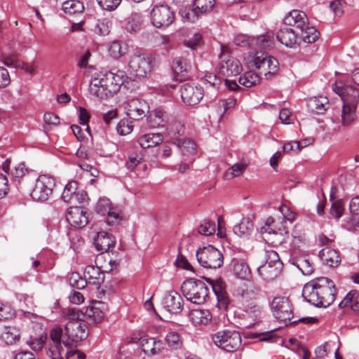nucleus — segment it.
Returning <instances> with one entry per match:
<instances>
[{"label": "nucleus", "mask_w": 359, "mask_h": 359, "mask_svg": "<svg viewBox=\"0 0 359 359\" xmlns=\"http://www.w3.org/2000/svg\"><path fill=\"white\" fill-rule=\"evenodd\" d=\"M67 316L69 321L65 327V337L66 339L61 341L63 334L62 329L60 326H55L50 332V343L48 348V355L52 359H63L62 351L63 344L67 347H71L74 343L85 340L88 337V329L86 324L81 318L80 309L76 308L69 309Z\"/></svg>", "instance_id": "f257e3e1"}, {"label": "nucleus", "mask_w": 359, "mask_h": 359, "mask_svg": "<svg viewBox=\"0 0 359 359\" xmlns=\"http://www.w3.org/2000/svg\"><path fill=\"white\" fill-rule=\"evenodd\" d=\"M336 287L334 282L327 277H318L303 287L302 296L316 307H327L335 299Z\"/></svg>", "instance_id": "f03ea898"}, {"label": "nucleus", "mask_w": 359, "mask_h": 359, "mask_svg": "<svg viewBox=\"0 0 359 359\" xmlns=\"http://www.w3.org/2000/svg\"><path fill=\"white\" fill-rule=\"evenodd\" d=\"M127 79L124 71L118 70L116 73L107 72L100 77L91 80L90 93L100 99L112 96L119 90Z\"/></svg>", "instance_id": "7ed1b4c3"}, {"label": "nucleus", "mask_w": 359, "mask_h": 359, "mask_svg": "<svg viewBox=\"0 0 359 359\" xmlns=\"http://www.w3.org/2000/svg\"><path fill=\"white\" fill-rule=\"evenodd\" d=\"M181 290L185 298L196 304H203L208 297L209 289L204 282L198 279L185 280Z\"/></svg>", "instance_id": "20e7f679"}, {"label": "nucleus", "mask_w": 359, "mask_h": 359, "mask_svg": "<svg viewBox=\"0 0 359 359\" xmlns=\"http://www.w3.org/2000/svg\"><path fill=\"white\" fill-rule=\"evenodd\" d=\"M155 66V56L147 53H135L128 62L130 74L138 78H145L151 74Z\"/></svg>", "instance_id": "39448f33"}, {"label": "nucleus", "mask_w": 359, "mask_h": 359, "mask_svg": "<svg viewBox=\"0 0 359 359\" xmlns=\"http://www.w3.org/2000/svg\"><path fill=\"white\" fill-rule=\"evenodd\" d=\"M212 339L218 348L229 353L238 351L242 345L241 334L235 330H219L212 335Z\"/></svg>", "instance_id": "423d86ee"}, {"label": "nucleus", "mask_w": 359, "mask_h": 359, "mask_svg": "<svg viewBox=\"0 0 359 359\" xmlns=\"http://www.w3.org/2000/svg\"><path fill=\"white\" fill-rule=\"evenodd\" d=\"M196 256L200 265L207 269L219 268L224 262L222 252L211 245L199 248Z\"/></svg>", "instance_id": "0eeeda50"}, {"label": "nucleus", "mask_w": 359, "mask_h": 359, "mask_svg": "<svg viewBox=\"0 0 359 359\" xmlns=\"http://www.w3.org/2000/svg\"><path fill=\"white\" fill-rule=\"evenodd\" d=\"M271 309L273 316L286 325L294 318L292 303L285 297H276L271 303Z\"/></svg>", "instance_id": "6e6552de"}, {"label": "nucleus", "mask_w": 359, "mask_h": 359, "mask_svg": "<svg viewBox=\"0 0 359 359\" xmlns=\"http://www.w3.org/2000/svg\"><path fill=\"white\" fill-rule=\"evenodd\" d=\"M231 49L225 45H221L219 73L224 76H233L240 74L242 66L240 62L230 54Z\"/></svg>", "instance_id": "1a4fd4ad"}, {"label": "nucleus", "mask_w": 359, "mask_h": 359, "mask_svg": "<svg viewBox=\"0 0 359 359\" xmlns=\"http://www.w3.org/2000/svg\"><path fill=\"white\" fill-rule=\"evenodd\" d=\"M55 185V179L53 177L46 175H40L36 180L30 196L34 201H46L52 194Z\"/></svg>", "instance_id": "9d476101"}, {"label": "nucleus", "mask_w": 359, "mask_h": 359, "mask_svg": "<svg viewBox=\"0 0 359 359\" xmlns=\"http://www.w3.org/2000/svg\"><path fill=\"white\" fill-rule=\"evenodd\" d=\"M175 20V13L165 4L155 6L151 11V21L157 28L168 27Z\"/></svg>", "instance_id": "9b49d317"}, {"label": "nucleus", "mask_w": 359, "mask_h": 359, "mask_svg": "<svg viewBox=\"0 0 359 359\" xmlns=\"http://www.w3.org/2000/svg\"><path fill=\"white\" fill-rule=\"evenodd\" d=\"M180 95L183 102L189 106L199 103L204 95L203 89L201 86L194 83H186L180 87Z\"/></svg>", "instance_id": "f8f14e48"}, {"label": "nucleus", "mask_w": 359, "mask_h": 359, "mask_svg": "<svg viewBox=\"0 0 359 359\" xmlns=\"http://www.w3.org/2000/svg\"><path fill=\"white\" fill-rule=\"evenodd\" d=\"M62 198L66 203L83 204L87 201L88 194L84 190H79L77 182L72 180L65 185Z\"/></svg>", "instance_id": "ddd939ff"}, {"label": "nucleus", "mask_w": 359, "mask_h": 359, "mask_svg": "<svg viewBox=\"0 0 359 359\" xmlns=\"http://www.w3.org/2000/svg\"><path fill=\"white\" fill-rule=\"evenodd\" d=\"M342 102L341 121L343 126H347L357 118L356 108L359 104V97L346 98V101Z\"/></svg>", "instance_id": "4468645a"}, {"label": "nucleus", "mask_w": 359, "mask_h": 359, "mask_svg": "<svg viewBox=\"0 0 359 359\" xmlns=\"http://www.w3.org/2000/svg\"><path fill=\"white\" fill-rule=\"evenodd\" d=\"M291 264L297 266L304 275H310L313 272V263L307 255L294 250L289 259Z\"/></svg>", "instance_id": "2eb2a0df"}, {"label": "nucleus", "mask_w": 359, "mask_h": 359, "mask_svg": "<svg viewBox=\"0 0 359 359\" xmlns=\"http://www.w3.org/2000/svg\"><path fill=\"white\" fill-rule=\"evenodd\" d=\"M66 219L69 224L76 228H83L88 223L87 212L79 206L71 207L67 210Z\"/></svg>", "instance_id": "dca6fc26"}, {"label": "nucleus", "mask_w": 359, "mask_h": 359, "mask_svg": "<svg viewBox=\"0 0 359 359\" xmlns=\"http://www.w3.org/2000/svg\"><path fill=\"white\" fill-rule=\"evenodd\" d=\"M276 39L287 48H295L299 45L298 34L291 28H281L276 33Z\"/></svg>", "instance_id": "f3484780"}, {"label": "nucleus", "mask_w": 359, "mask_h": 359, "mask_svg": "<svg viewBox=\"0 0 359 359\" xmlns=\"http://www.w3.org/2000/svg\"><path fill=\"white\" fill-rule=\"evenodd\" d=\"M93 243L96 250L100 253L109 252L111 249L114 248L116 245L115 237L107 232H98L94 238Z\"/></svg>", "instance_id": "a211bd4d"}, {"label": "nucleus", "mask_w": 359, "mask_h": 359, "mask_svg": "<svg viewBox=\"0 0 359 359\" xmlns=\"http://www.w3.org/2000/svg\"><path fill=\"white\" fill-rule=\"evenodd\" d=\"M283 22L286 25L295 27L296 32H298L300 29L306 26L309 19L304 11L292 10L285 16Z\"/></svg>", "instance_id": "6ab92c4d"}, {"label": "nucleus", "mask_w": 359, "mask_h": 359, "mask_svg": "<svg viewBox=\"0 0 359 359\" xmlns=\"http://www.w3.org/2000/svg\"><path fill=\"white\" fill-rule=\"evenodd\" d=\"M163 307L170 313H179L183 309V299L180 294L175 291L167 294L162 302Z\"/></svg>", "instance_id": "aec40b11"}, {"label": "nucleus", "mask_w": 359, "mask_h": 359, "mask_svg": "<svg viewBox=\"0 0 359 359\" xmlns=\"http://www.w3.org/2000/svg\"><path fill=\"white\" fill-rule=\"evenodd\" d=\"M172 70L176 80L182 81L189 78L191 64L184 57L175 58L172 62Z\"/></svg>", "instance_id": "412c9836"}, {"label": "nucleus", "mask_w": 359, "mask_h": 359, "mask_svg": "<svg viewBox=\"0 0 359 359\" xmlns=\"http://www.w3.org/2000/svg\"><path fill=\"white\" fill-rule=\"evenodd\" d=\"M80 313L83 321H86L89 324H98L104 317L103 311L95 305L80 309Z\"/></svg>", "instance_id": "4be33fe9"}, {"label": "nucleus", "mask_w": 359, "mask_h": 359, "mask_svg": "<svg viewBox=\"0 0 359 359\" xmlns=\"http://www.w3.org/2000/svg\"><path fill=\"white\" fill-rule=\"evenodd\" d=\"M147 103L140 99H132L128 103L127 115L133 119L138 120L145 116Z\"/></svg>", "instance_id": "5701e85b"}, {"label": "nucleus", "mask_w": 359, "mask_h": 359, "mask_svg": "<svg viewBox=\"0 0 359 359\" xmlns=\"http://www.w3.org/2000/svg\"><path fill=\"white\" fill-rule=\"evenodd\" d=\"M84 276L87 283L95 285L97 287H99L104 280V274L101 269L93 265L86 266Z\"/></svg>", "instance_id": "b1692460"}, {"label": "nucleus", "mask_w": 359, "mask_h": 359, "mask_svg": "<svg viewBox=\"0 0 359 359\" xmlns=\"http://www.w3.org/2000/svg\"><path fill=\"white\" fill-rule=\"evenodd\" d=\"M168 121V114L161 109H155L147 117V123L151 128H163L166 126Z\"/></svg>", "instance_id": "393cba45"}, {"label": "nucleus", "mask_w": 359, "mask_h": 359, "mask_svg": "<svg viewBox=\"0 0 359 359\" xmlns=\"http://www.w3.org/2000/svg\"><path fill=\"white\" fill-rule=\"evenodd\" d=\"M309 110L314 114H323L328 108L329 100L324 96L311 97L307 100Z\"/></svg>", "instance_id": "a878e982"}, {"label": "nucleus", "mask_w": 359, "mask_h": 359, "mask_svg": "<svg viewBox=\"0 0 359 359\" xmlns=\"http://www.w3.org/2000/svg\"><path fill=\"white\" fill-rule=\"evenodd\" d=\"M163 348V343L154 338H143L141 341V349L147 355L159 354Z\"/></svg>", "instance_id": "bb28decb"}, {"label": "nucleus", "mask_w": 359, "mask_h": 359, "mask_svg": "<svg viewBox=\"0 0 359 359\" xmlns=\"http://www.w3.org/2000/svg\"><path fill=\"white\" fill-rule=\"evenodd\" d=\"M332 89L340 96L342 102L346 101V98L359 97V88L354 86H343L334 83L332 84Z\"/></svg>", "instance_id": "cd10ccee"}, {"label": "nucleus", "mask_w": 359, "mask_h": 359, "mask_svg": "<svg viewBox=\"0 0 359 359\" xmlns=\"http://www.w3.org/2000/svg\"><path fill=\"white\" fill-rule=\"evenodd\" d=\"M318 255L323 264L331 267L337 266L341 262L339 252L330 248L322 249Z\"/></svg>", "instance_id": "c85d7f7f"}, {"label": "nucleus", "mask_w": 359, "mask_h": 359, "mask_svg": "<svg viewBox=\"0 0 359 359\" xmlns=\"http://www.w3.org/2000/svg\"><path fill=\"white\" fill-rule=\"evenodd\" d=\"M260 292V288L252 283L245 285L244 286L239 287L237 289V294L241 298V300L245 302H248L251 300L257 298Z\"/></svg>", "instance_id": "c756f323"}, {"label": "nucleus", "mask_w": 359, "mask_h": 359, "mask_svg": "<svg viewBox=\"0 0 359 359\" xmlns=\"http://www.w3.org/2000/svg\"><path fill=\"white\" fill-rule=\"evenodd\" d=\"M163 140V137L161 133H151L140 136L137 142L142 148L147 149L160 144Z\"/></svg>", "instance_id": "7c9ffc66"}, {"label": "nucleus", "mask_w": 359, "mask_h": 359, "mask_svg": "<svg viewBox=\"0 0 359 359\" xmlns=\"http://www.w3.org/2000/svg\"><path fill=\"white\" fill-rule=\"evenodd\" d=\"M189 317L195 325H207L212 319V315L207 309H193L189 312Z\"/></svg>", "instance_id": "2f4dec72"}, {"label": "nucleus", "mask_w": 359, "mask_h": 359, "mask_svg": "<svg viewBox=\"0 0 359 359\" xmlns=\"http://www.w3.org/2000/svg\"><path fill=\"white\" fill-rule=\"evenodd\" d=\"M274 35L272 32H266L257 37H252L254 48H259L264 50H270L274 47Z\"/></svg>", "instance_id": "473e14b6"}, {"label": "nucleus", "mask_w": 359, "mask_h": 359, "mask_svg": "<svg viewBox=\"0 0 359 359\" xmlns=\"http://www.w3.org/2000/svg\"><path fill=\"white\" fill-rule=\"evenodd\" d=\"M297 33L299 41H303L307 43L315 42L320 36V32L314 27L310 26L309 22L306 26L300 29Z\"/></svg>", "instance_id": "72a5a7b5"}, {"label": "nucleus", "mask_w": 359, "mask_h": 359, "mask_svg": "<svg viewBox=\"0 0 359 359\" xmlns=\"http://www.w3.org/2000/svg\"><path fill=\"white\" fill-rule=\"evenodd\" d=\"M281 270L279 268L265 263L257 268V273L264 280L270 282L273 280L280 274Z\"/></svg>", "instance_id": "f704fd0d"}, {"label": "nucleus", "mask_w": 359, "mask_h": 359, "mask_svg": "<svg viewBox=\"0 0 359 359\" xmlns=\"http://www.w3.org/2000/svg\"><path fill=\"white\" fill-rule=\"evenodd\" d=\"M173 144L179 149L183 156H189L196 152V144L188 138H176Z\"/></svg>", "instance_id": "c9c22d12"}, {"label": "nucleus", "mask_w": 359, "mask_h": 359, "mask_svg": "<svg viewBox=\"0 0 359 359\" xmlns=\"http://www.w3.org/2000/svg\"><path fill=\"white\" fill-rule=\"evenodd\" d=\"M127 51L128 45L122 41L114 40L108 46V53L114 59L123 57L126 54Z\"/></svg>", "instance_id": "e433bc0d"}, {"label": "nucleus", "mask_w": 359, "mask_h": 359, "mask_svg": "<svg viewBox=\"0 0 359 359\" xmlns=\"http://www.w3.org/2000/svg\"><path fill=\"white\" fill-rule=\"evenodd\" d=\"M233 273L241 279L248 280L251 277V271L244 260H233Z\"/></svg>", "instance_id": "4c0bfd02"}, {"label": "nucleus", "mask_w": 359, "mask_h": 359, "mask_svg": "<svg viewBox=\"0 0 359 359\" xmlns=\"http://www.w3.org/2000/svg\"><path fill=\"white\" fill-rule=\"evenodd\" d=\"M254 229L252 221L249 217H244L241 220V222L234 226L233 232L238 236H248L250 235Z\"/></svg>", "instance_id": "58836bf2"}, {"label": "nucleus", "mask_w": 359, "mask_h": 359, "mask_svg": "<svg viewBox=\"0 0 359 359\" xmlns=\"http://www.w3.org/2000/svg\"><path fill=\"white\" fill-rule=\"evenodd\" d=\"M168 135L175 140L177 137L183 135L185 132L184 126L179 121L171 119L168 121L166 127Z\"/></svg>", "instance_id": "ea45409f"}, {"label": "nucleus", "mask_w": 359, "mask_h": 359, "mask_svg": "<svg viewBox=\"0 0 359 359\" xmlns=\"http://www.w3.org/2000/svg\"><path fill=\"white\" fill-rule=\"evenodd\" d=\"M278 66V60L273 56L269 55V58L266 60V64L262 65L259 71L261 74H263L268 78V76H272L277 73L279 68Z\"/></svg>", "instance_id": "a19ab883"}, {"label": "nucleus", "mask_w": 359, "mask_h": 359, "mask_svg": "<svg viewBox=\"0 0 359 359\" xmlns=\"http://www.w3.org/2000/svg\"><path fill=\"white\" fill-rule=\"evenodd\" d=\"M20 330L15 327H6L5 330L1 334V340L8 345L15 344L20 339Z\"/></svg>", "instance_id": "79ce46f5"}, {"label": "nucleus", "mask_w": 359, "mask_h": 359, "mask_svg": "<svg viewBox=\"0 0 359 359\" xmlns=\"http://www.w3.org/2000/svg\"><path fill=\"white\" fill-rule=\"evenodd\" d=\"M62 10L69 15L81 13L84 10L83 4L79 0H68L62 4Z\"/></svg>", "instance_id": "37998d69"}, {"label": "nucleus", "mask_w": 359, "mask_h": 359, "mask_svg": "<svg viewBox=\"0 0 359 359\" xmlns=\"http://www.w3.org/2000/svg\"><path fill=\"white\" fill-rule=\"evenodd\" d=\"M260 81L259 76L254 72L248 71L240 76L238 82L241 85L250 88L256 86Z\"/></svg>", "instance_id": "c03bdc74"}, {"label": "nucleus", "mask_w": 359, "mask_h": 359, "mask_svg": "<svg viewBox=\"0 0 359 359\" xmlns=\"http://www.w3.org/2000/svg\"><path fill=\"white\" fill-rule=\"evenodd\" d=\"M180 15L184 21L194 22L198 20L199 15L201 14L195 6L193 8L185 6L180 9Z\"/></svg>", "instance_id": "a18cd8bd"}, {"label": "nucleus", "mask_w": 359, "mask_h": 359, "mask_svg": "<svg viewBox=\"0 0 359 359\" xmlns=\"http://www.w3.org/2000/svg\"><path fill=\"white\" fill-rule=\"evenodd\" d=\"M330 200L333 202L330 209V213L333 217L338 219L342 216L344 210L343 201L334 200L332 194L330 195Z\"/></svg>", "instance_id": "49530a36"}, {"label": "nucleus", "mask_w": 359, "mask_h": 359, "mask_svg": "<svg viewBox=\"0 0 359 359\" xmlns=\"http://www.w3.org/2000/svg\"><path fill=\"white\" fill-rule=\"evenodd\" d=\"M203 43V37L198 32H195L189 35L184 40V44L187 48L192 50L197 48L201 46Z\"/></svg>", "instance_id": "de8ad7c7"}, {"label": "nucleus", "mask_w": 359, "mask_h": 359, "mask_svg": "<svg viewBox=\"0 0 359 359\" xmlns=\"http://www.w3.org/2000/svg\"><path fill=\"white\" fill-rule=\"evenodd\" d=\"M111 26V21L107 18L97 20L94 27L93 31L95 33L100 36H106L109 33Z\"/></svg>", "instance_id": "09e8293b"}, {"label": "nucleus", "mask_w": 359, "mask_h": 359, "mask_svg": "<svg viewBox=\"0 0 359 359\" xmlns=\"http://www.w3.org/2000/svg\"><path fill=\"white\" fill-rule=\"evenodd\" d=\"M215 4V0H195L194 1V6H195L202 15L211 12Z\"/></svg>", "instance_id": "8fccbe9b"}, {"label": "nucleus", "mask_w": 359, "mask_h": 359, "mask_svg": "<svg viewBox=\"0 0 359 359\" xmlns=\"http://www.w3.org/2000/svg\"><path fill=\"white\" fill-rule=\"evenodd\" d=\"M111 208L112 207L110 200L107 198L103 197L100 198L97 202L95 210L97 214L105 216L108 212H109Z\"/></svg>", "instance_id": "3c124183"}, {"label": "nucleus", "mask_w": 359, "mask_h": 359, "mask_svg": "<svg viewBox=\"0 0 359 359\" xmlns=\"http://www.w3.org/2000/svg\"><path fill=\"white\" fill-rule=\"evenodd\" d=\"M69 283L72 287L81 290L85 288L87 280L85 276L82 277L78 272H72L69 278Z\"/></svg>", "instance_id": "603ef678"}, {"label": "nucleus", "mask_w": 359, "mask_h": 359, "mask_svg": "<svg viewBox=\"0 0 359 359\" xmlns=\"http://www.w3.org/2000/svg\"><path fill=\"white\" fill-rule=\"evenodd\" d=\"M249 163L246 161H243L241 163H234L226 172V175H230L231 177L240 176L246 170Z\"/></svg>", "instance_id": "864d4df0"}, {"label": "nucleus", "mask_w": 359, "mask_h": 359, "mask_svg": "<svg viewBox=\"0 0 359 359\" xmlns=\"http://www.w3.org/2000/svg\"><path fill=\"white\" fill-rule=\"evenodd\" d=\"M165 340L168 345L172 349H178L182 345V338L176 332H169L165 337Z\"/></svg>", "instance_id": "5fc2aeb1"}, {"label": "nucleus", "mask_w": 359, "mask_h": 359, "mask_svg": "<svg viewBox=\"0 0 359 359\" xmlns=\"http://www.w3.org/2000/svg\"><path fill=\"white\" fill-rule=\"evenodd\" d=\"M198 232L205 236L212 235L215 232V223L210 220H203L198 227Z\"/></svg>", "instance_id": "6e6d98bb"}, {"label": "nucleus", "mask_w": 359, "mask_h": 359, "mask_svg": "<svg viewBox=\"0 0 359 359\" xmlns=\"http://www.w3.org/2000/svg\"><path fill=\"white\" fill-rule=\"evenodd\" d=\"M266 264L283 269V264L281 262L278 254L274 250H269L266 252Z\"/></svg>", "instance_id": "4d7b16f0"}, {"label": "nucleus", "mask_w": 359, "mask_h": 359, "mask_svg": "<svg viewBox=\"0 0 359 359\" xmlns=\"http://www.w3.org/2000/svg\"><path fill=\"white\" fill-rule=\"evenodd\" d=\"M15 310L8 304L0 303V320L5 321L13 318Z\"/></svg>", "instance_id": "13d9d810"}, {"label": "nucleus", "mask_w": 359, "mask_h": 359, "mask_svg": "<svg viewBox=\"0 0 359 359\" xmlns=\"http://www.w3.org/2000/svg\"><path fill=\"white\" fill-rule=\"evenodd\" d=\"M133 130V125L132 121L128 119L121 120L116 126V130L121 135H126L130 133Z\"/></svg>", "instance_id": "bf43d9fd"}, {"label": "nucleus", "mask_w": 359, "mask_h": 359, "mask_svg": "<svg viewBox=\"0 0 359 359\" xmlns=\"http://www.w3.org/2000/svg\"><path fill=\"white\" fill-rule=\"evenodd\" d=\"M46 335H41L39 337L32 338L31 337L27 344L34 351H39L41 350L46 341Z\"/></svg>", "instance_id": "052dcab7"}, {"label": "nucleus", "mask_w": 359, "mask_h": 359, "mask_svg": "<svg viewBox=\"0 0 359 359\" xmlns=\"http://www.w3.org/2000/svg\"><path fill=\"white\" fill-rule=\"evenodd\" d=\"M359 294L356 290H351L339 302V306L341 309L346 308L348 306H351L353 302L358 299Z\"/></svg>", "instance_id": "680f3d73"}, {"label": "nucleus", "mask_w": 359, "mask_h": 359, "mask_svg": "<svg viewBox=\"0 0 359 359\" xmlns=\"http://www.w3.org/2000/svg\"><path fill=\"white\" fill-rule=\"evenodd\" d=\"M234 43L241 47L249 46L254 48V42H252V37L246 35L239 34L234 38Z\"/></svg>", "instance_id": "e2e57ef3"}, {"label": "nucleus", "mask_w": 359, "mask_h": 359, "mask_svg": "<svg viewBox=\"0 0 359 359\" xmlns=\"http://www.w3.org/2000/svg\"><path fill=\"white\" fill-rule=\"evenodd\" d=\"M107 223L111 226L118 225L122 220L119 212L114 208H111L107 215Z\"/></svg>", "instance_id": "0e129e2a"}, {"label": "nucleus", "mask_w": 359, "mask_h": 359, "mask_svg": "<svg viewBox=\"0 0 359 359\" xmlns=\"http://www.w3.org/2000/svg\"><path fill=\"white\" fill-rule=\"evenodd\" d=\"M346 5L344 0H333L330 4V8L336 15L341 16L344 13Z\"/></svg>", "instance_id": "69168bd1"}, {"label": "nucleus", "mask_w": 359, "mask_h": 359, "mask_svg": "<svg viewBox=\"0 0 359 359\" xmlns=\"http://www.w3.org/2000/svg\"><path fill=\"white\" fill-rule=\"evenodd\" d=\"M269 55L265 52H257L253 57V64L256 69L262 68V65L266 64V60L269 58Z\"/></svg>", "instance_id": "338daca9"}, {"label": "nucleus", "mask_w": 359, "mask_h": 359, "mask_svg": "<svg viewBox=\"0 0 359 359\" xmlns=\"http://www.w3.org/2000/svg\"><path fill=\"white\" fill-rule=\"evenodd\" d=\"M27 171V168H25V164L23 163H20L15 165L12 170L11 176L13 179L19 180L25 176Z\"/></svg>", "instance_id": "774afa93"}]
</instances>
